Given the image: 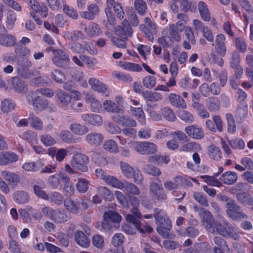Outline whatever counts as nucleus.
I'll return each mask as SVG.
<instances>
[{
  "mask_svg": "<svg viewBox=\"0 0 253 253\" xmlns=\"http://www.w3.org/2000/svg\"><path fill=\"white\" fill-rule=\"evenodd\" d=\"M78 191L80 193L86 192L88 188V181L84 178H80L76 184Z\"/></svg>",
  "mask_w": 253,
  "mask_h": 253,
  "instance_id": "obj_60",
  "label": "nucleus"
},
{
  "mask_svg": "<svg viewBox=\"0 0 253 253\" xmlns=\"http://www.w3.org/2000/svg\"><path fill=\"white\" fill-rule=\"evenodd\" d=\"M55 98L57 103L62 107L67 106L71 100V96L60 89L56 91Z\"/></svg>",
  "mask_w": 253,
  "mask_h": 253,
  "instance_id": "obj_16",
  "label": "nucleus"
},
{
  "mask_svg": "<svg viewBox=\"0 0 253 253\" xmlns=\"http://www.w3.org/2000/svg\"><path fill=\"white\" fill-rule=\"evenodd\" d=\"M87 102L90 103V109L94 112H99L101 109L102 105L98 100L91 95L87 94L85 96Z\"/></svg>",
  "mask_w": 253,
  "mask_h": 253,
  "instance_id": "obj_33",
  "label": "nucleus"
},
{
  "mask_svg": "<svg viewBox=\"0 0 253 253\" xmlns=\"http://www.w3.org/2000/svg\"><path fill=\"white\" fill-rule=\"evenodd\" d=\"M15 104L12 100L4 99L1 101L0 109L3 113H7L13 110Z\"/></svg>",
  "mask_w": 253,
  "mask_h": 253,
  "instance_id": "obj_51",
  "label": "nucleus"
},
{
  "mask_svg": "<svg viewBox=\"0 0 253 253\" xmlns=\"http://www.w3.org/2000/svg\"><path fill=\"white\" fill-rule=\"evenodd\" d=\"M105 181L109 185L113 187L121 189L122 187L123 182H121L118 179L112 175H109L106 177Z\"/></svg>",
  "mask_w": 253,
  "mask_h": 253,
  "instance_id": "obj_56",
  "label": "nucleus"
},
{
  "mask_svg": "<svg viewBox=\"0 0 253 253\" xmlns=\"http://www.w3.org/2000/svg\"><path fill=\"white\" fill-rule=\"evenodd\" d=\"M237 199L241 203L247 205H253V198L245 193H239L237 195Z\"/></svg>",
  "mask_w": 253,
  "mask_h": 253,
  "instance_id": "obj_49",
  "label": "nucleus"
},
{
  "mask_svg": "<svg viewBox=\"0 0 253 253\" xmlns=\"http://www.w3.org/2000/svg\"><path fill=\"white\" fill-rule=\"evenodd\" d=\"M133 147L136 152L143 155L153 154L157 151V146L148 141L134 142Z\"/></svg>",
  "mask_w": 253,
  "mask_h": 253,
  "instance_id": "obj_9",
  "label": "nucleus"
},
{
  "mask_svg": "<svg viewBox=\"0 0 253 253\" xmlns=\"http://www.w3.org/2000/svg\"><path fill=\"white\" fill-rule=\"evenodd\" d=\"M215 231L223 237L239 240L240 235L236 226L225 220H222L215 224Z\"/></svg>",
  "mask_w": 253,
  "mask_h": 253,
  "instance_id": "obj_2",
  "label": "nucleus"
},
{
  "mask_svg": "<svg viewBox=\"0 0 253 253\" xmlns=\"http://www.w3.org/2000/svg\"><path fill=\"white\" fill-rule=\"evenodd\" d=\"M52 79L56 82L62 84L66 80V76L64 73L58 69H55L51 73Z\"/></svg>",
  "mask_w": 253,
  "mask_h": 253,
  "instance_id": "obj_47",
  "label": "nucleus"
},
{
  "mask_svg": "<svg viewBox=\"0 0 253 253\" xmlns=\"http://www.w3.org/2000/svg\"><path fill=\"white\" fill-rule=\"evenodd\" d=\"M1 175L2 177L6 181H8L9 184L12 186H15L20 181L19 176L14 173L7 171H2L1 172Z\"/></svg>",
  "mask_w": 253,
  "mask_h": 253,
  "instance_id": "obj_26",
  "label": "nucleus"
},
{
  "mask_svg": "<svg viewBox=\"0 0 253 253\" xmlns=\"http://www.w3.org/2000/svg\"><path fill=\"white\" fill-rule=\"evenodd\" d=\"M208 154L211 159L215 161H219L222 157V153L220 149L214 144H211L208 148Z\"/></svg>",
  "mask_w": 253,
  "mask_h": 253,
  "instance_id": "obj_30",
  "label": "nucleus"
},
{
  "mask_svg": "<svg viewBox=\"0 0 253 253\" xmlns=\"http://www.w3.org/2000/svg\"><path fill=\"white\" fill-rule=\"evenodd\" d=\"M115 33L119 38L128 40V38L132 36L133 31L128 21L125 20L122 25L116 27Z\"/></svg>",
  "mask_w": 253,
  "mask_h": 253,
  "instance_id": "obj_12",
  "label": "nucleus"
},
{
  "mask_svg": "<svg viewBox=\"0 0 253 253\" xmlns=\"http://www.w3.org/2000/svg\"><path fill=\"white\" fill-rule=\"evenodd\" d=\"M225 207L227 214L233 220H241L247 217V215L243 212L241 208L234 200L227 203Z\"/></svg>",
  "mask_w": 253,
  "mask_h": 253,
  "instance_id": "obj_5",
  "label": "nucleus"
},
{
  "mask_svg": "<svg viewBox=\"0 0 253 253\" xmlns=\"http://www.w3.org/2000/svg\"><path fill=\"white\" fill-rule=\"evenodd\" d=\"M89 84L91 86V88L98 92L104 94L106 96H108L109 91L106 86L99 80L95 78H90L88 81Z\"/></svg>",
  "mask_w": 253,
  "mask_h": 253,
  "instance_id": "obj_17",
  "label": "nucleus"
},
{
  "mask_svg": "<svg viewBox=\"0 0 253 253\" xmlns=\"http://www.w3.org/2000/svg\"><path fill=\"white\" fill-rule=\"evenodd\" d=\"M124 236L122 233H116L112 238L111 244L115 247H121L124 242Z\"/></svg>",
  "mask_w": 253,
  "mask_h": 253,
  "instance_id": "obj_61",
  "label": "nucleus"
},
{
  "mask_svg": "<svg viewBox=\"0 0 253 253\" xmlns=\"http://www.w3.org/2000/svg\"><path fill=\"white\" fill-rule=\"evenodd\" d=\"M81 117L84 122L91 125L100 126L102 124V118L98 114H84Z\"/></svg>",
  "mask_w": 253,
  "mask_h": 253,
  "instance_id": "obj_18",
  "label": "nucleus"
},
{
  "mask_svg": "<svg viewBox=\"0 0 253 253\" xmlns=\"http://www.w3.org/2000/svg\"><path fill=\"white\" fill-rule=\"evenodd\" d=\"M99 12V8L97 5L91 3L87 7V11L82 13V17L84 19L91 20L94 19L96 15H98Z\"/></svg>",
  "mask_w": 253,
  "mask_h": 253,
  "instance_id": "obj_20",
  "label": "nucleus"
},
{
  "mask_svg": "<svg viewBox=\"0 0 253 253\" xmlns=\"http://www.w3.org/2000/svg\"><path fill=\"white\" fill-rule=\"evenodd\" d=\"M97 194L108 201H111L113 198V194L112 192L107 187L100 186L97 189Z\"/></svg>",
  "mask_w": 253,
  "mask_h": 253,
  "instance_id": "obj_40",
  "label": "nucleus"
},
{
  "mask_svg": "<svg viewBox=\"0 0 253 253\" xmlns=\"http://www.w3.org/2000/svg\"><path fill=\"white\" fill-rule=\"evenodd\" d=\"M198 212L207 230L210 233H214L215 231V224L218 222H215L211 212L203 208H200Z\"/></svg>",
  "mask_w": 253,
  "mask_h": 253,
  "instance_id": "obj_7",
  "label": "nucleus"
},
{
  "mask_svg": "<svg viewBox=\"0 0 253 253\" xmlns=\"http://www.w3.org/2000/svg\"><path fill=\"white\" fill-rule=\"evenodd\" d=\"M120 165L123 174L127 178H133L137 184L142 183L143 178L140 171L137 168H133L128 163L121 161Z\"/></svg>",
  "mask_w": 253,
  "mask_h": 253,
  "instance_id": "obj_3",
  "label": "nucleus"
},
{
  "mask_svg": "<svg viewBox=\"0 0 253 253\" xmlns=\"http://www.w3.org/2000/svg\"><path fill=\"white\" fill-rule=\"evenodd\" d=\"M32 104L37 111H41L43 110L47 105L46 101L43 100L40 96L36 97L32 100Z\"/></svg>",
  "mask_w": 253,
  "mask_h": 253,
  "instance_id": "obj_45",
  "label": "nucleus"
},
{
  "mask_svg": "<svg viewBox=\"0 0 253 253\" xmlns=\"http://www.w3.org/2000/svg\"><path fill=\"white\" fill-rule=\"evenodd\" d=\"M225 117L227 122V131L229 133H234L236 130L235 121L231 113H227Z\"/></svg>",
  "mask_w": 253,
  "mask_h": 253,
  "instance_id": "obj_42",
  "label": "nucleus"
},
{
  "mask_svg": "<svg viewBox=\"0 0 253 253\" xmlns=\"http://www.w3.org/2000/svg\"><path fill=\"white\" fill-rule=\"evenodd\" d=\"M121 189L134 195H138L140 193V191L136 185L126 181L123 182L122 187Z\"/></svg>",
  "mask_w": 253,
  "mask_h": 253,
  "instance_id": "obj_38",
  "label": "nucleus"
},
{
  "mask_svg": "<svg viewBox=\"0 0 253 253\" xmlns=\"http://www.w3.org/2000/svg\"><path fill=\"white\" fill-rule=\"evenodd\" d=\"M178 30L176 29L175 25L173 24H170L168 30L167 34L172 39L175 41L179 42L180 40V36Z\"/></svg>",
  "mask_w": 253,
  "mask_h": 253,
  "instance_id": "obj_54",
  "label": "nucleus"
},
{
  "mask_svg": "<svg viewBox=\"0 0 253 253\" xmlns=\"http://www.w3.org/2000/svg\"><path fill=\"white\" fill-rule=\"evenodd\" d=\"M53 56L52 61L56 66L64 68L70 62V58L65 51L61 49H54L52 50Z\"/></svg>",
  "mask_w": 253,
  "mask_h": 253,
  "instance_id": "obj_10",
  "label": "nucleus"
},
{
  "mask_svg": "<svg viewBox=\"0 0 253 253\" xmlns=\"http://www.w3.org/2000/svg\"><path fill=\"white\" fill-rule=\"evenodd\" d=\"M11 82L13 88L16 92L22 93L26 91V85L24 82L18 77H13L11 79Z\"/></svg>",
  "mask_w": 253,
  "mask_h": 253,
  "instance_id": "obj_29",
  "label": "nucleus"
},
{
  "mask_svg": "<svg viewBox=\"0 0 253 253\" xmlns=\"http://www.w3.org/2000/svg\"><path fill=\"white\" fill-rule=\"evenodd\" d=\"M13 198L16 202L20 204H24L29 200L27 193L24 191L16 192L14 194Z\"/></svg>",
  "mask_w": 253,
  "mask_h": 253,
  "instance_id": "obj_44",
  "label": "nucleus"
},
{
  "mask_svg": "<svg viewBox=\"0 0 253 253\" xmlns=\"http://www.w3.org/2000/svg\"><path fill=\"white\" fill-rule=\"evenodd\" d=\"M69 128L73 133L78 135H84L88 131L86 126L77 123L71 124Z\"/></svg>",
  "mask_w": 253,
  "mask_h": 253,
  "instance_id": "obj_32",
  "label": "nucleus"
},
{
  "mask_svg": "<svg viewBox=\"0 0 253 253\" xmlns=\"http://www.w3.org/2000/svg\"><path fill=\"white\" fill-rule=\"evenodd\" d=\"M64 206L69 212L75 214L82 212L88 208L87 204L84 201L73 200L70 198L65 199Z\"/></svg>",
  "mask_w": 253,
  "mask_h": 253,
  "instance_id": "obj_4",
  "label": "nucleus"
},
{
  "mask_svg": "<svg viewBox=\"0 0 253 253\" xmlns=\"http://www.w3.org/2000/svg\"><path fill=\"white\" fill-rule=\"evenodd\" d=\"M159 182H151L150 185L149 191L153 197L158 201H163L167 199V196L165 193L160 179Z\"/></svg>",
  "mask_w": 253,
  "mask_h": 253,
  "instance_id": "obj_11",
  "label": "nucleus"
},
{
  "mask_svg": "<svg viewBox=\"0 0 253 253\" xmlns=\"http://www.w3.org/2000/svg\"><path fill=\"white\" fill-rule=\"evenodd\" d=\"M154 217L159 226L157 228V232L167 238H171L172 234L169 231L171 229V222L163 211L156 208L154 210Z\"/></svg>",
  "mask_w": 253,
  "mask_h": 253,
  "instance_id": "obj_1",
  "label": "nucleus"
},
{
  "mask_svg": "<svg viewBox=\"0 0 253 253\" xmlns=\"http://www.w3.org/2000/svg\"><path fill=\"white\" fill-rule=\"evenodd\" d=\"M219 179L226 185H232L237 181L238 175L235 172L228 171L222 174Z\"/></svg>",
  "mask_w": 253,
  "mask_h": 253,
  "instance_id": "obj_21",
  "label": "nucleus"
},
{
  "mask_svg": "<svg viewBox=\"0 0 253 253\" xmlns=\"http://www.w3.org/2000/svg\"><path fill=\"white\" fill-rule=\"evenodd\" d=\"M206 105L210 112H215L219 109L220 102L217 97H211L207 99Z\"/></svg>",
  "mask_w": 253,
  "mask_h": 253,
  "instance_id": "obj_34",
  "label": "nucleus"
},
{
  "mask_svg": "<svg viewBox=\"0 0 253 253\" xmlns=\"http://www.w3.org/2000/svg\"><path fill=\"white\" fill-rule=\"evenodd\" d=\"M49 200L51 202L57 205H61L64 204L65 199L63 195L58 192L54 191L51 193L49 196Z\"/></svg>",
  "mask_w": 253,
  "mask_h": 253,
  "instance_id": "obj_41",
  "label": "nucleus"
},
{
  "mask_svg": "<svg viewBox=\"0 0 253 253\" xmlns=\"http://www.w3.org/2000/svg\"><path fill=\"white\" fill-rule=\"evenodd\" d=\"M135 8L138 13L144 16L147 10V5L146 2L142 0H135L134 1Z\"/></svg>",
  "mask_w": 253,
  "mask_h": 253,
  "instance_id": "obj_50",
  "label": "nucleus"
},
{
  "mask_svg": "<svg viewBox=\"0 0 253 253\" xmlns=\"http://www.w3.org/2000/svg\"><path fill=\"white\" fill-rule=\"evenodd\" d=\"M114 120L126 126L134 127L136 125V123L134 120L125 115H118L114 117Z\"/></svg>",
  "mask_w": 253,
  "mask_h": 253,
  "instance_id": "obj_31",
  "label": "nucleus"
},
{
  "mask_svg": "<svg viewBox=\"0 0 253 253\" xmlns=\"http://www.w3.org/2000/svg\"><path fill=\"white\" fill-rule=\"evenodd\" d=\"M142 94L145 100L148 102H157L163 99V95L159 92L146 90L142 92Z\"/></svg>",
  "mask_w": 253,
  "mask_h": 253,
  "instance_id": "obj_23",
  "label": "nucleus"
},
{
  "mask_svg": "<svg viewBox=\"0 0 253 253\" xmlns=\"http://www.w3.org/2000/svg\"><path fill=\"white\" fill-rule=\"evenodd\" d=\"M68 48L73 52L76 53L84 54L85 51H87L90 54H93L91 52L90 43L84 42L83 44L77 42H70L68 43Z\"/></svg>",
  "mask_w": 253,
  "mask_h": 253,
  "instance_id": "obj_13",
  "label": "nucleus"
},
{
  "mask_svg": "<svg viewBox=\"0 0 253 253\" xmlns=\"http://www.w3.org/2000/svg\"><path fill=\"white\" fill-rule=\"evenodd\" d=\"M105 110L109 112L122 114L124 110L115 102L111 100H105L103 102Z\"/></svg>",
  "mask_w": 253,
  "mask_h": 253,
  "instance_id": "obj_25",
  "label": "nucleus"
},
{
  "mask_svg": "<svg viewBox=\"0 0 253 253\" xmlns=\"http://www.w3.org/2000/svg\"><path fill=\"white\" fill-rule=\"evenodd\" d=\"M120 66L124 69L133 72H140L142 70V67L139 65L128 62H120Z\"/></svg>",
  "mask_w": 253,
  "mask_h": 253,
  "instance_id": "obj_46",
  "label": "nucleus"
},
{
  "mask_svg": "<svg viewBox=\"0 0 253 253\" xmlns=\"http://www.w3.org/2000/svg\"><path fill=\"white\" fill-rule=\"evenodd\" d=\"M184 131L190 137L200 140L204 137V132L202 128L197 125H191L185 127Z\"/></svg>",
  "mask_w": 253,
  "mask_h": 253,
  "instance_id": "obj_14",
  "label": "nucleus"
},
{
  "mask_svg": "<svg viewBox=\"0 0 253 253\" xmlns=\"http://www.w3.org/2000/svg\"><path fill=\"white\" fill-rule=\"evenodd\" d=\"M241 56L239 53L235 50L232 53L230 57V67L231 68L236 67L237 66L240 65Z\"/></svg>",
  "mask_w": 253,
  "mask_h": 253,
  "instance_id": "obj_62",
  "label": "nucleus"
},
{
  "mask_svg": "<svg viewBox=\"0 0 253 253\" xmlns=\"http://www.w3.org/2000/svg\"><path fill=\"white\" fill-rule=\"evenodd\" d=\"M104 149L111 153H117L118 152V148L116 142L110 139L106 141L103 145Z\"/></svg>",
  "mask_w": 253,
  "mask_h": 253,
  "instance_id": "obj_52",
  "label": "nucleus"
},
{
  "mask_svg": "<svg viewBox=\"0 0 253 253\" xmlns=\"http://www.w3.org/2000/svg\"><path fill=\"white\" fill-rule=\"evenodd\" d=\"M181 4V9L185 12H195L196 11L197 5L195 2L188 0H182Z\"/></svg>",
  "mask_w": 253,
  "mask_h": 253,
  "instance_id": "obj_39",
  "label": "nucleus"
},
{
  "mask_svg": "<svg viewBox=\"0 0 253 253\" xmlns=\"http://www.w3.org/2000/svg\"><path fill=\"white\" fill-rule=\"evenodd\" d=\"M199 13L202 19L209 22L211 20V13L207 5L203 1H200L198 4Z\"/></svg>",
  "mask_w": 253,
  "mask_h": 253,
  "instance_id": "obj_24",
  "label": "nucleus"
},
{
  "mask_svg": "<svg viewBox=\"0 0 253 253\" xmlns=\"http://www.w3.org/2000/svg\"><path fill=\"white\" fill-rule=\"evenodd\" d=\"M230 147L234 149H243L245 148V143L241 138H236L229 141Z\"/></svg>",
  "mask_w": 253,
  "mask_h": 253,
  "instance_id": "obj_59",
  "label": "nucleus"
},
{
  "mask_svg": "<svg viewBox=\"0 0 253 253\" xmlns=\"http://www.w3.org/2000/svg\"><path fill=\"white\" fill-rule=\"evenodd\" d=\"M50 155L55 154L56 153V159L57 161H62L65 157L67 155V151L65 149H60L56 152V150L54 148L49 150Z\"/></svg>",
  "mask_w": 253,
  "mask_h": 253,
  "instance_id": "obj_58",
  "label": "nucleus"
},
{
  "mask_svg": "<svg viewBox=\"0 0 253 253\" xmlns=\"http://www.w3.org/2000/svg\"><path fill=\"white\" fill-rule=\"evenodd\" d=\"M127 222L131 223L141 233H144V230L142 227V224L140 221L141 218H138L131 214H127L126 216Z\"/></svg>",
  "mask_w": 253,
  "mask_h": 253,
  "instance_id": "obj_35",
  "label": "nucleus"
},
{
  "mask_svg": "<svg viewBox=\"0 0 253 253\" xmlns=\"http://www.w3.org/2000/svg\"><path fill=\"white\" fill-rule=\"evenodd\" d=\"M15 44V38L11 35L0 36V44L5 46H12Z\"/></svg>",
  "mask_w": 253,
  "mask_h": 253,
  "instance_id": "obj_53",
  "label": "nucleus"
},
{
  "mask_svg": "<svg viewBox=\"0 0 253 253\" xmlns=\"http://www.w3.org/2000/svg\"><path fill=\"white\" fill-rule=\"evenodd\" d=\"M28 119L30 122V125L37 130H42L43 129L42 122L33 113L29 114Z\"/></svg>",
  "mask_w": 253,
  "mask_h": 253,
  "instance_id": "obj_37",
  "label": "nucleus"
},
{
  "mask_svg": "<svg viewBox=\"0 0 253 253\" xmlns=\"http://www.w3.org/2000/svg\"><path fill=\"white\" fill-rule=\"evenodd\" d=\"M88 162V156L83 153H78L73 156L71 165L74 169L84 172L88 170L86 165Z\"/></svg>",
  "mask_w": 253,
  "mask_h": 253,
  "instance_id": "obj_8",
  "label": "nucleus"
},
{
  "mask_svg": "<svg viewBox=\"0 0 253 253\" xmlns=\"http://www.w3.org/2000/svg\"><path fill=\"white\" fill-rule=\"evenodd\" d=\"M75 239L77 243L83 247H87L89 245L88 237L82 231H77L75 234Z\"/></svg>",
  "mask_w": 253,
  "mask_h": 253,
  "instance_id": "obj_27",
  "label": "nucleus"
},
{
  "mask_svg": "<svg viewBox=\"0 0 253 253\" xmlns=\"http://www.w3.org/2000/svg\"><path fill=\"white\" fill-rule=\"evenodd\" d=\"M61 139L64 142L70 143H75L76 139L73 137V135L69 130H62L60 133Z\"/></svg>",
  "mask_w": 253,
  "mask_h": 253,
  "instance_id": "obj_57",
  "label": "nucleus"
},
{
  "mask_svg": "<svg viewBox=\"0 0 253 253\" xmlns=\"http://www.w3.org/2000/svg\"><path fill=\"white\" fill-rule=\"evenodd\" d=\"M131 111L134 116L137 117L138 119V121L142 124H143L145 122V118L144 113L141 108H136L131 107Z\"/></svg>",
  "mask_w": 253,
  "mask_h": 253,
  "instance_id": "obj_55",
  "label": "nucleus"
},
{
  "mask_svg": "<svg viewBox=\"0 0 253 253\" xmlns=\"http://www.w3.org/2000/svg\"><path fill=\"white\" fill-rule=\"evenodd\" d=\"M85 33L89 37L97 36L102 33L99 26L95 23H92L84 28Z\"/></svg>",
  "mask_w": 253,
  "mask_h": 253,
  "instance_id": "obj_36",
  "label": "nucleus"
},
{
  "mask_svg": "<svg viewBox=\"0 0 253 253\" xmlns=\"http://www.w3.org/2000/svg\"><path fill=\"white\" fill-rule=\"evenodd\" d=\"M16 20V14L12 10H8L6 16V26L7 28L12 29Z\"/></svg>",
  "mask_w": 253,
  "mask_h": 253,
  "instance_id": "obj_63",
  "label": "nucleus"
},
{
  "mask_svg": "<svg viewBox=\"0 0 253 253\" xmlns=\"http://www.w3.org/2000/svg\"><path fill=\"white\" fill-rule=\"evenodd\" d=\"M57 223H63L67 221V215L63 210H55L51 219Z\"/></svg>",
  "mask_w": 253,
  "mask_h": 253,
  "instance_id": "obj_43",
  "label": "nucleus"
},
{
  "mask_svg": "<svg viewBox=\"0 0 253 253\" xmlns=\"http://www.w3.org/2000/svg\"><path fill=\"white\" fill-rule=\"evenodd\" d=\"M169 99L171 104L177 108L182 109L186 107V104L182 97L175 93H170L169 96Z\"/></svg>",
  "mask_w": 253,
  "mask_h": 253,
  "instance_id": "obj_22",
  "label": "nucleus"
},
{
  "mask_svg": "<svg viewBox=\"0 0 253 253\" xmlns=\"http://www.w3.org/2000/svg\"><path fill=\"white\" fill-rule=\"evenodd\" d=\"M42 160H39L35 162L26 163L22 166V168L27 171H37L43 166Z\"/></svg>",
  "mask_w": 253,
  "mask_h": 253,
  "instance_id": "obj_28",
  "label": "nucleus"
},
{
  "mask_svg": "<svg viewBox=\"0 0 253 253\" xmlns=\"http://www.w3.org/2000/svg\"><path fill=\"white\" fill-rule=\"evenodd\" d=\"M48 183L52 189H56L60 184V175L56 173L50 176L48 178Z\"/></svg>",
  "mask_w": 253,
  "mask_h": 253,
  "instance_id": "obj_64",
  "label": "nucleus"
},
{
  "mask_svg": "<svg viewBox=\"0 0 253 253\" xmlns=\"http://www.w3.org/2000/svg\"><path fill=\"white\" fill-rule=\"evenodd\" d=\"M86 141L90 145L97 146L101 144L104 137L101 133L92 132L85 136Z\"/></svg>",
  "mask_w": 253,
  "mask_h": 253,
  "instance_id": "obj_19",
  "label": "nucleus"
},
{
  "mask_svg": "<svg viewBox=\"0 0 253 253\" xmlns=\"http://www.w3.org/2000/svg\"><path fill=\"white\" fill-rule=\"evenodd\" d=\"M65 36L70 40V42H77L80 39H83V34L78 30H75L72 32H66L65 33Z\"/></svg>",
  "mask_w": 253,
  "mask_h": 253,
  "instance_id": "obj_48",
  "label": "nucleus"
},
{
  "mask_svg": "<svg viewBox=\"0 0 253 253\" xmlns=\"http://www.w3.org/2000/svg\"><path fill=\"white\" fill-rule=\"evenodd\" d=\"M18 156L12 152H2L0 153V165L5 166L16 162Z\"/></svg>",
  "mask_w": 253,
  "mask_h": 253,
  "instance_id": "obj_15",
  "label": "nucleus"
},
{
  "mask_svg": "<svg viewBox=\"0 0 253 253\" xmlns=\"http://www.w3.org/2000/svg\"><path fill=\"white\" fill-rule=\"evenodd\" d=\"M103 218L102 222V228L105 230L110 231L114 227L116 228L113 224L114 223H119L122 217L118 212L110 211L104 213Z\"/></svg>",
  "mask_w": 253,
  "mask_h": 253,
  "instance_id": "obj_6",
  "label": "nucleus"
}]
</instances>
